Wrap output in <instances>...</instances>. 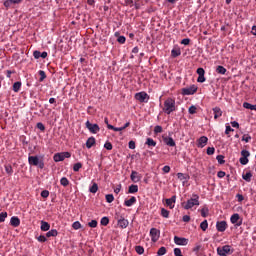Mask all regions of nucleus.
I'll list each match as a JSON object with an SVG mask.
<instances>
[{
    "label": "nucleus",
    "mask_w": 256,
    "mask_h": 256,
    "mask_svg": "<svg viewBox=\"0 0 256 256\" xmlns=\"http://www.w3.org/2000/svg\"><path fill=\"white\" fill-rule=\"evenodd\" d=\"M39 75H40V81H45V79L47 78V75L45 74V71H43V70L39 71Z\"/></svg>",
    "instance_id": "49"
},
{
    "label": "nucleus",
    "mask_w": 256,
    "mask_h": 256,
    "mask_svg": "<svg viewBox=\"0 0 256 256\" xmlns=\"http://www.w3.org/2000/svg\"><path fill=\"white\" fill-rule=\"evenodd\" d=\"M243 107H244V109H250V111H256V104L253 105L251 103L244 102Z\"/></svg>",
    "instance_id": "23"
},
{
    "label": "nucleus",
    "mask_w": 256,
    "mask_h": 256,
    "mask_svg": "<svg viewBox=\"0 0 256 256\" xmlns=\"http://www.w3.org/2000/svg\"><path fill=\"white\" fill-rule=\"evenodd\" d=\"M135 99L140 103H147V100L149 99V95H147L146 92H138L135 94Z\"/></svg>",
    "instance_id": "7"
},
{
    "label": "nucleus",
    "mask_w": 256,
    "mask_h": 256,
    "mask_svg": "<svg viewBox=\"0 0 256 256\" xmlns=\"http://www.w3.org/2000/svg\"><path fill=\"white\" fill-rule=\"evenodd\" d=\"M217 253L220 256H227V255H231V253H233V252H231V246L224 245L222 247L217 248Z\"/></svg>",
    "instance_id": "4"
},
{
    "label": "nucleus",
    "mask_w": 256,
    "mask_h": 256,
    "mask_svg": "<svg viewBox=\"0 0 256 256\" xmlns=\"http://www.w3.org/2000/svg\"><path fill=\"white\" fill-rule=\"evenodd\" d=\"M72 227H73V229H75L76 231H77L78 229H81V222H79V221L74 222V223L72 224Z\"/></svg>",
    "instance_id": "47"
},
{
    "label": "nucleus",
    "mask_w": 256,
    "mask_h": 256,
    "mask_svg": "<svg viewBox=\"0 0 256 256\" xmlns=\"http://www.w3.org/2000/svg\"><path fill=\"white\" fill-rule=\"evenodd\" d=\"M175 110H176L175 99L173 98L166 99L164 101V108H163L164 113H166V115H171V113H173V111Z\"/></svg>",
    "instance_id": "2"
},
{
    "label": "nucleus",
    "mask_w": 256,
    "mask_h": 256,
    "mask_svg": "<svg viewBox=\"0 0 256 256\" xmlns=\"http://www.w3.org/2000/svg\"><path fill=\"white\" fill-rule=\"evenodd\" d=\"M86 129L90 131V133H93V135H96V133H99L101 131V128L97 124H92L89 121H86Z\"/></svg>",
    "instance_id": "5"
},
{
    "label": "nucleus",
    "mask_w": 256,
    "mask_h": 256,
    "mask_svg": "<svg viewBox=\"0 0 256 256\" xmlns=\"http://www.w3.org/2000/svg\"><path fill=\"white\" fill-rule=\"evenodd\" d=\"M174 243L176 245H182V246H185L189 243V240L187 238H181L179 236H175L174 237Z\"/></svg>",
    "instance_id": "10"
},
{
    "label": "nucleus",
    "mask_w": 256,
    "mask_h": 256,
    "mask_svg": "<svg viewBox=\"0 0 256 256\" xmlns=\"http://www.w3.org/2000/svg\"><path fill=\"white\" fill-rule=\"evenodd\" d=\"M188 113H190V115H195V113H197V107L194 105L190 106L188 109Z\"/></svg>",
    "instance_id": "40"
},
{
    "label": "nucleus",
    "mask_w": 256,
    "mask_h": 256,
    "mask_svg": "<svg viewBox=\"0 0 256 256\" xmlns=\"http://www.w3.org/2000/svg\"><path fill=\"white\" fill-rule=\"evenodd\" d=\"M163 141H164L165 145H167L168 147H175L177 145L175 143V140L169 136L164 137Z\"/></svg>",
    "instance_id": "12"
},
{
    "label": "nucleus",
    "mask_w": 256,
    "mask_h": 256,
    "mask_svg": "<svg viewBox=\"0 0 256 256\" xmlns=\"http://www.w3.org/2000/svg\"><path fill=\"white\" fill-rule=\"evenodd\" d=\"M197 74H198L199 76L205 75V69H203V68H198V69H197Z\"/></svg>",
    "instance_id": "64"
},
{
    "label": "nucleus",
    "mask_w": 256,
    "mask_h": 256,
    "mask_svg": "<svg viewBox=\"0 0 256 256\" xmlns=\"http://www.w3.org/2000/svg\"><path fill=\"white\" fill-rule=\"evenodd\" d=\"M157 253H158V256L165 255V253H167V248L160 247Z\"/></svg>",
    "instance_id": "44"
},
{
    "label": "nucleus",
    "mask_w": 256,
    "mask_h": 256,
    "mask_svg": "<svg viewBox=\"0 0 256 256\" xmlns=\"http://www.w3.org/2000/svg\"><path fill=\"white\" fill-rule=\"evenodd\" d=\"M117 41H118V43H121L123 45V43H125V41H127V39L125 38V36H119Z\"/></svg>",
    "instance_id": "62"
},
{
    "label": "nucleus",
    "mask_w": 256,
    "mask_h": 256,
    "mask_svg": "<svg viewBox=\"0 0 256 256\" xmlns=\"http://www.w3.org/2000/svg\"><path fill=\"white\" fill-rule=\"evenodd\" d=\"M129 193H137V191H139V186L132 184L131 186H129Z\"/></svg>",
    "instance_id": "30"
},
{
    "label": "nucleus",
    "mask_w": 256,
    "mask_h": 256,
    "mask_svg": "<svg viewBox=\"0 0 256 256\" xmlns=\"http://www.w3.org/2000/svg\"><path fill=\"white\" fill-rule=\"evenodd\" d=\"M201 215H202V217H207L209 215V208L203 207L201 209Z\"/></svg>",
    "instance_id": "39"
},
{
    "label": "nucleus",
    "mask_w": 256,
    "mask_h": 256,
    "mask_svg": "<svg viewBox=\"0 0 256 256\" xmlns=\"http://www.w3.org/2000/svg\"><path fill=\"white\" fill-rule=\"evenodd\" d=\"M251 155V153L248 150H242L241 151V156L244 158H247Z\"/></svg>",
    "instance_id": "51"
},
{
    "label": "nucleus",
    "mask_w": 256,
    "mask_h": 256,
    "mask_svg": "<svg viewBox=\"0 0 256 256\" xmlns=\"http://www.w3.org/2000/svg\"><path fill=\"white\" fill-rule=\"evenodd\" d=\"M105 198L107 203H113V201H115V197L113 196V194H107Z\"/></svg>",
    "instance_id": "38"
},
{
    "label": "nucleus",
    "mask_w": 256,
    "mask_h": 256,
    "mask_svg": "<svg viewBox=\"0 0 256 256\" xmlns=\"http://www.w3.org/2000/svg\"><path fill=\"white\" fill-rule=\"evenodd\" d=\"M53 160L55 163H59L61 161H65V158H63V155L61 153H56L53 157Z\"/></svg>",
    "instance_id": "24"
},
{
    "label": "nucleus",
    "mask_w": 256,
    "mask_h": 256,
    "mask_svg": "<svg viewBox=\"0 0 256 256\" xmlns=\"http://www.w3.org/2000/svg\"><path fill=\"white\" fill-rule=\"evenodd\" d=\"M130 179L133 183H139V181H141V175L137 171H132Z\"/></svg>",
    "instance_id": "13"
},
{
    "label": "nucleus",
    "mask_w": 256,
    "mask_h": 256,
    "mask_svg": "<svg viewBox=\"0 0 256 256\" xmlns=\"http://www.w3.org/2000/svg\"><path fill=\"white\" fill-rule=\"evenodd\" d=\"M209 141V138H207L206 136H202L198 139V144L197 147H200V149H203V147H205V145H207Z\"/></svg>",
    "instance_id": "14"
},
{
    "label": "nucleus",
    "mask_w": 256,
    "mask_h": 256,
    "mask_svg": "<svg viewBox=\"0 0 256 256\" xmlns=\"http://www.w3.org/2000/svg\"><path fill=\"white\" fill-rule=\"evenodd\" d=\"M118 227L121 229H127V227H129V220L125 218L118 219Z\"/></svg>",
    "instance_id": "15"
},
{
    "label": "nucleus",
    "mask_w": 256,
    "mask_h": 256,
    "mask_svg": "<svg viewBox=\"0 0 256 256\" xmlns=\"http://www.w3.org/2000/svg\"><path fill=\"white\" fill-rule=\"evenodd\" d=\"M253 177V174L251 172H247L246 174H244L242 176V178L244 179V181H246L247 183H251V178Z\"/></svg>",
    "instance_id": "25"
},
{
    "label": "nucleus",
    "mask_w": 256,
    "mask_h": 256,
    "mask_svg": "<svg viewBox=\"0 0 256 256\" xmlns=\"http://www.w3.org/2000/svg\"><path fill=\"white\" fill-rule=\"evenodd\" d=\"M41 197H43V199H47V197H49V191L48 190H43L41 192Z\"/></svg>",
    "instance_id": "58"
},
{
    "label": "nucleus",
    "mask_w": 256,
    "mask_h": 256,
    "mask_svg": "<svg viewBox=\"0 0 256 256\" xmlns=\"http://www.w3.org/2000/svg\"><path fill=\"white\" fill-rule=\"evenodd\" d=\"M29 165H33L34 167H39V169H43L45 167V163L43 160L38 158V156H29L28 157Z\"/></svg>",
    "instance_id": "3"
},
{
    "label": "nucleus",
    "mask_w": 256,
    "mask_h": 256,
    "mask_svg": "<svg viewBox=\"0 0 256 256\" xmlns=\"http://www.w3.org/2000/svg\"><path fill=\"white\" fill-rule=\"evenodd\" d=\"M131 125L130 122H126L123 126L121 127H115L113 125L108 124V129H111L112 131H124V129H127Z\"/></svg>",
    "instance_id": "11"
},
{
    "label": "nucleus",
    "mask_w": 256,
    "mask_h": 256,
    "mask_svg": "<svg viewBox=\"0 0 256 256\" xmlns=\"http://www.w3.org/2000/svg\"><path fill=\"white\" fill-rule=\"evenodd\" d=\"M183 208L186 211H189V209H193V207H199V195L198 194H192V198L188 199L186 202L182 203Z\"/></svg>",
    "instance_id": "1"
},
{
    "label": "nucleus",
    "mask_w": 256,
    "mask_h": 256,
    "mask_svg": "<svg viewBox=\"0 0 256 256\" xmlns=\"http://www.w3.org/2000/svg\"><path fill=\"white\" fill-rule=\"evenodd\" d=\"M104 147L107 149V151H111V149H113V144H111V142H106Z\"/></svg>",
    "instance_id": "55"
},
{
    "label": "nucleus",
    "mask_w": 256,
    "mask_h": 256,
    "mask_svg": "<svg viewBox=\"0 0 256 256\" xmlns=\"http://www.w3.org/2000/svg\"><path fill=\"white\" fill-rule=\"evenodd\" d=\"M60 185H62L63 187H67L69 185V179H67V177H62L60 179Z\"/></svg>",
    "instance_id": "33"
},
{
    "label": "nucleus",
    "mask_w": 256,
    "mask_h": 256,
    "mask_svg": "<svg viewBox=\"0 0 256 256\" xmlns=\"http://www.w3.org/2000/svg\"><path fill=\"white\" fill-rule=\"evenodd\" d=\"M150 237L153 243H157V241H159V237H161V231L157 228L150 229Z\"/></svg>",
    "instance_id": "6"
},
{
    "label": "nucleus",
    "mask_w": 256,
    "mask_h": 256,
    "mask_svg": "<svg viewBox=\"0 0 256 256\" xmlns=\"http://www.w3.org/2000/svg\"><path fill=\"white\" fill-rule=\"evenodd\" d=\"M83 167V164H81L80 162L74 164L73 166V171L77 172L79 171V169H81Z\"/></svg>",
    "instance_id": "45"
},
{
    "label": "nucleus",
    "mask_w": 256,
    "mask_h": 256,
    "mask_svg": "<svg viewBox=\"0 0 256 256\" xmlns=\"http://www.w3.org/2000/svg\"><path fill=\"white\" fill-rule=\"evenodd\" d=\"M90 193H96L97 191H99V186L97 185V183H93V185L89 188Z\"/></svg>",
    "instance_id": "35"
},
{
    "label": "nucleus",
    "mask_w": 256,
    "mask_h": 256,
    "mask_svg": "<svg viewBox=\"0 0 256 256\" xmlns=\"http://www.w3.org/2000/svg\"><path fill=\"white\" fill-rule=\"evenodd\" d=\"M216 72L220 75H225L227 73V69L223 66H217Z\"/></svg>",
    "instance_id": "27"
},
{
    "label": "nucleus",
    "mask_w": 256,
    "mask_h": 256,
    "mask_svg": "<svg viewBox=\"0 0 256 256\" xmlns=\"http://www.w3.org/2000/svg\"><path fill=\"white\" fill-rule=\"evenodd\" d=\"M177 177L180 181H183V183H185V181H189V175L184 174V173H177Z\"/></svg>",
    "instance_id": "21"
},
{
    "label": "nucleus",
    "mask_w": 256,
    "mask_h": 256,
    "mask_svg": "<svg viewBox=\"0 0 256 256\" xmlns=\"http://www.w3.org/2000/svg\"><path fill=\"white\" fill-rule=\"evenodd\" d=\"M197 93V87L191 86L189 88H183L182 89V95H195Z\"/></svg>",
    "instance_id": "8"
},
{
    "label": "nucleus",
    "mask_w": 256,
    "mask_h": 256,
    "mask_svg": "<svg viewBox=\"0 0 256 256\" xmlns=\"http://www.w3.org/2000/svg\"><path fill=\"white\" fill-rule=\"evenodd\" d=\"M216 159L220 165H223V163H225V156L223 155H218Z\"/></svg>",
    "instance_id": "43"
},
{
    "label": "nucleus",
    "mask_w": 256,
    "mask_h": 256,
    "mask_svg": "<svg viewBox=\"0 0 256 256\" xmlns=\"http://www.w3.org/2000/svg\"><path fill=\"white\" fill-rule=\"evenodd\" d=\"M239 162L241 163V165H247V163H249V158L241 157L239 159Z\"/></svg>",
    "instance_id": "50"
},
{
    "label": "nucleus",
    "mask_w": 256,
    "mask_h": 256,
    "mask_svg": "<svg viewBox=\"0 0 256 256\" xmlns=\"http://www.w3.org/2000/svg\"><path fill=\"white\" fill-rule=\"evenodd\" d=\"M4 169L7 173V175H13V167L11 165H5Z\"/></svg>",
    "instance_id": "34"
},
{
    "label": "nucleus",
    "mask_w": 256,
    "mask_h": 256,
    "mask_svg": "<svg viewBox=\"0 0 256 256\" xmlns=\"http://www.w3.org/2000/svg\"><path fill=\"white\" fill-rule=\"evenodd\" d=\"M93 145H95V137L88 138L86 141L87 149H91V147H93Z\"/></svg>",
    "instance_id": "22"
},
{
    "label": "nucleus",
    "mask_w": 256,
    "mask_h": 256,
    "mask_svg": "<svg viewBox=\"0 0 256 256\" xmlns=\"http://www.w3.org/2000/svg\"><path fill=\"white\" fill-rule=\"evenodd\" d=\"M5 219H7V212L0 213V223H5Z\"/></svg>",
    "instance_id": "42"
},
{
    "label": "nucleus",
    "mask_w": 256,
    "mask_h": 256,
    "mask_svg": "<svg viewBox=\"0 0 256 256\" xmlns=\"http://www.w3.org/2000/svg\"><path fill=\"white\" fill-rule=\"evenodd\" d=\"M37 129L40 131H45V125L41 122L37 123Z\"/></svg>",
    "instance_id": "61"
},
{
    "label": "nucleus",
    "mask_w": 256,
    "mask_h": 256,
    "mask_svg": "<svg viewBox=\"0 0 256 256\" xmlns=\"http://www.w3.org/2000/svg\"><path fill=\"white\" fill-rule=\"evenodd\" d=\"M101 225H103L104 227H107V225H109V218L108 217H103L100 221Z\"/></svg>",
    "instance_id": "41"
},
{
    "label": "nucleus",
    "mask_w": 256,
    "mask_h": 256,
    "mask_svg": "<svg viewBox=\"0 0 256 256\" xmlns=\"http://www.w3.org/2000/svg\"><path fill=\"white\" fill-rule=\"evenodd\" d=\"M10 225L12 227H19L21 225V220L17 216H13L10 219Z\"/></svg>",
    "instance_id": "16"
},
{
    "label": "nucleus",
    "mask_w": 256,
    "mask_h": 256,
    "mask_svg": "<svg viewBox=\"0 0 256 256\" xmlns=\"http://www.w3.org/2000/svg\"><path fill=\"white\" fill-rule=\"evenodd\" d=\"M216 229L217 231H219L220 233H224V231L227 230V222L226 221H218L216 223Z\"/></svg>",
    "instance_id": "9"
},
{
    "label": "nucleus",
    "mask_w": 256,
    "mask_h": 256,
    "mask_svg": "<svg viewBox=\"0 0 256 256\" xmlns=\"http://www.w3.org/2000/svg\"><path fill=\"white\" fill-rule=\"evenodd\" d=\"M40 229L41 231H49V229H51V225L49 222L41 221Z\"/></svg>",
    "instance_id": "20"
},
{
    "label": "nucleus",
    "mask_w": 256,
    "mask_h": 256,
    "mask_svg": "<svg viewBox=\"0 0 256 256\" xmlns=\"http://www.w3.org/2000/svg\"><path fill=\"white\" fill-rule=\"evenodd\" d=\"M146 145H148V147H156L157 142H155V140H153V138H147Z\"/></svg>",
    "instance_id": "26"
},
{
    "label": "nucleus",
    "mask_w": 256,
    "mask_h": 256,
    "mask_svg": "<svg viewBox=\"0 0 256 256\" xmlns=\"http://www.w3.org/2000/svg\"><path fill=\"white\" fill-rule=\"evenodd\" d=\"M174 255L175 256H183V254L181 253V249L180 248H175L174 249Z\"/></svg>",
    "instance_id": "60"
},
{
    "label": "nucleus",
    "mask_w": 256,
    "mask_h": 256,
    "mask_svg": "<svg viewBox=\"0 0 256 256\" xmlns=\"http://www.w3.org/2000/svg\"><path fill=\"white\" fill-rule=\"evenodd\" d=\"M171 55L172 57H179V55H181V51L173 49L171 51Z\"/></svg>",
    "instance_id": "54"
},
{
    "label": "nucleus",
    "mask_w": 256,
    "mask_h": 256,
    "mask_svg": "<svg viewBox=\"0 0 256 256\" xmlns=\"http://www.w3.org/2000/svg\"><path fill=\"white\" fill-rule=\"evenodd\" d=\"M37 241H39V243H45L47 241V237L43 236V235H40L38 238H37Z\"/></svg>",
    "instance_id": "56"
},
{
    "label": "nucleus",
    "mask_w": 256,
    "mask_h": 256,
    "mask_svg": "<svg viewBox=\"0 0 256 256\" xmlns=\"http://www.w3.org/2000/svg\"><path fill=\"white\" fill-rule=\"evenodd\" d=\"M58 232L56 229H52L46 233V237H57Z\"/></svg>",
    "instance_id": "29"
},
{
    "label": "nucleus",
    "mask_w": 256,
    "mask_h": 256,
    "mask_svg": "<svg viewBox=\"0 0 256 256\" xmlns=\"http://www.w3.org/2000/svg\"><path fill=\"white\" fill-rule=\"evenodd\" d=\"M88 225L92 228L95 229L97 227V220H92L88 223Z\"/></svg>",
    "instance_id": "57"
},
{
    "label": "nucleus",
    "mask_w": 256,
    "mask_h": 256,
    "mask_svg": "<svg viewBox=\"0 0 256 256\" xmlns=\"http://www.w3.org/2000/svg\"><path fill=\"white\" fill-rule=\"evenodd\" d=\"M208 227H209V223L207 222V220H204L203 222H201L200 229H202V231H207Z\"/></svg>",
    "instance_id": "32"
},
{
    "label": "nucleus",
    "mask_w": 256,
    "mask_h": 256,
    "mask_svg": "<svg viewBox=\"0 0 256 256\" xmlns=\"http://www.w3.org/2000/svg\"><path fill=\"white\" fill-rule=\"evenodd\" d=\"M20 90H21V82H15L13 84L14 93H19Z\"/></svg>",
    "instance_id": "28"
},
{
    "label": "nucleus",
    "mask_w": 256,
    "mask_h": 256,
    "mask_svg": "<svg viewBox=\"0 0 256 256\" xmlns=\"http://www.w3.org/2000/svg\"><path fill=\"white\" fill-rule=\"evenodd\" d=\"M154 133L159 134V133H163V127L157 125L154 127Z\"/></svg>",
    "instance_id": "48"
},
{
    "label": "nucleus",
    "mask_w": 256,
    "mask_h": 256,
    "mask_svg": "<svg viewBox=\"0 0 256 256\" xmlns=\"http://www.w3.org/2000/svg\"><path fill=\"white\" fill-rule=\"evenodd\" d=\"M189 43H191V39L189 38H184L181 41V45H189Z\"/></svg>",
    "instance_id": "59"
},
{
    "label": "nucleus",
    "mask_w": 256,
    "mask_h": 256,
    "mask_svg": "<svg viewBox=\"0 0 256 256\" xmlns=\"http://www.w3.org/2000/svg\"><path fill=\"white\" fill-rule=\"evenodd\" d=\"M61 154L64 159H69L71 157V153L69 152H61Z\"/></svg>",
    "instance_id": "63"
},
{
    "label": "nucleus",
    "mask_w": 256,
    "mask_h": 256,
    "mask_svg": "<svg viewBox=\"0 0 256 256\" xmlns=\"http://www.w3.org/2000/svg\"><path fill=\"white\" fill-rule=\"evenodd\" d=\"M34 59H41V52L39 50H35L33 52Z\"/></svg>",
    "instance_id": "53"
},
{
    "label": "nucleus",
    "mask_w": 256,
    "mask_h": 256,
    "mask_svg": "<svg viewBox=\"0 0 256 256\" xmlns=\"http://www.w3.org/2000/svg\"><path fill=\"white\" fill-rule=\"evenodd\" d=\"M177 201V196H172L171 198L166 199V205L170 208L173 209L175 205H173Z\"/></svg>",
    "instance_id": "17"
},
{
    "label": "nucleus",
    "mask_w": 256,
    "mask_h": 256,
    "mask_svg": "<svg viewBox=\"0 0 256 256\" xmlns=\"http://www.w3.org/2000/svg\"><path fill=\"white\" fill-rule=\"evenodd\" d=\"M242 141H244L245 143H249V141H251V136L249 134H244L242 136Z\"/></svg>",
    "instance_id": "46"
},
{
    "label": "nucleus",
    "mask_w": 256,
    "mask_h": 256,
    "mask_svg": "<svg viewBox=\"0 0 256 256\" xmlns=\"http://www.w3.org/2000/svg\"><path fill=\"white\" fill-rule=\"evenodd\" d=\"M135 251L138 255H143V253H145V248H143V246H136Z\"/></svg>",
    "instance_id": "36"
},
{
    "label": "nucleus",
    "mask_w": 256,
    "mask_h": 256,
    "mask_svg": "<svg viewBox=\"0 0 256 256\" xmlns=\"http://www.w3.org/2000/svg\"><path fill=\"white\" fill-rule=\"evenodd\" d=\"M206 153H207V155H214L215 147H208Z\"/></svg>",
    "instance_id": "52"
},
{
    "label": "nucleus",
    "mask_w": 256,
    "mask_h": 256,
    "mask_svg": "<svg viewBox=\"0 0 256 256\" xmlns=\"http://www.w3.org/2000/svg\"><path fill=\"white\" fill-rule=\"evenodd\" d=\"M212 111L214 113V119H219L223 115V111L219 107H214Z\"/></svg>",
    "instance_id": "18"
},
{
    "label": "nucleus",
    "mask_w": 256,
    "mask_h": 256,
    "mask_svg": "<svg viewBox=\"0 0 256 256\" xmlns=\"http://www.w3.org/2000/svg\"><path fill=\"white\" fill-rule=\"evenodd\" d=\"M161 215L162 217H164L165 219H169V210L162 208L161 209Z\"/></svg>",
    "instance_id": "37"
},
{
    "label": "nucleus",
    "mask_w": 256,
    "mask_h": 256,
    "mask_svg": "<svg viewBox=\"0 0 256 256\" xmlns=\"http://www.w3.org/2000/svg\"><path fill=\"white\" fill-rule=\"evenodd\" d=\"M230 221L233 225H235V223H237V221H239V214L235 213L231 216Z\"/></svg>",
    "instance_id": "31"
},
{
    "label": "nucleus",
    "mask_w": 256,
    "mask_h": 256,
    "mask_svg": "<svg viewBox=\"0 0 256 256\" xmlns=\"http://www.w3.org/2000/svg\"><path fill=\"white\" fill-rule=\"evenodd\" d=\"M135 203H137V198L132 196L129 200H125L124 205L126 207H133V205H135Z\"/></svg>",
    "instance_id": "19"
}]
</instances>
